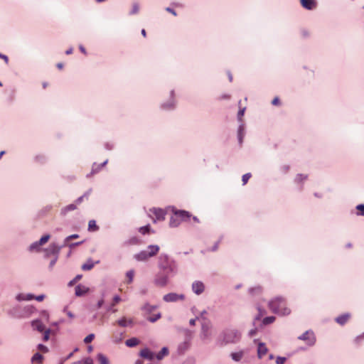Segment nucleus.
Wrapping results in <instances>:
<instances>
[{
  "label": "nucleus",
  "mask_w": 364,
  "mask_h": 364,
  "mask_svg": "<svg viewBox=\"0 0 364 364\" xmlns=\"http://www.w3.org/2000/svg\"><path fill=\"white\" fill-rule=\"evenodd\" d=\"M271 311L281 316L289 315L291 313L289 308L287 306L286 301L282 297H277L269 303Z\"/></svg>",
  "instance_id": "1"
},
{
  "label": "nucleus",
  "mask_w": 364,
  "mask_h": 364,
  "mask_svg": "<svg viewBox=\"0 0 364 364\" xmlns=\"http://www.w3.org/2000/svg\"><path fill=\"white\" fill-rule=\"evenodd\" d=\"M158 245H149L146 250H142L140 252L134 255V257L137 261L144 262L147 261L150 257L156 255L159 251Z\"/></svg>",
  "instance_id": "2"
},
{
  "label": "nucleus",
  "mask_w": 364,
  "mask_h": 364,
  "mask_svg": "<svg viewBox=\"0 0 364 364\" xmlns=\"http://www.w3.org/2000/svg\"><path fill=\"white\" fill-rule=\"evenodd\" d=\"M223 338L221 344L235 343L240 340V333L236 330L228 329L224 331Z\"/></svg>",
  "instance_id": "3"
},
{
  "label": "nucleus",
  "mask_w": 364,
  "mask_h": 364,
  "mask_svg": "<svg viewBox=\"0 0 364 364\" xmlns=\"http://www.w3.org/2000/svg\"><path fill=\"white\" fill-rule=\"evenodd\" d=\"M159 267L164 273L168 274L173 270V262L166 255H161L159 258Z\"/></svg>",
  "instance_id": "4"
},
{
  "label": "nucleus",
  "mask_w": 364,
  "mask_h": 364,
  "mask_svg": "<svg viewBox=\"0 0 364 364\" xmlns=\"http://www.w3.org/2000/svg\"><path fill=\"white\" fill-rule=\"evenodd\" d=\"M149 215L153 218L154 222L161 221L165 219L166 211L161 208H153L149 210Z\"/></svg>",
  "instance_id": "5"
},
{
  "label": "nucleus",
  "mask_w": 364,
  "mask_h": 364,
  "mask_svg": "<svg viewBox=\"0 0 364 364\" xmlns=\"http://www.w3.org/2000/svg\"><path fill=\"white\" fill-rule=\"evenodd\" d=\"M299 339L304 341L308 346H313L316 342V338L313 331H307L299 337Z\"/></svg>",
  "instance_id": "6"
},
{
  "label": "nucleus",
  "mask_w": 364,
  "mask_h": 364,
  "mask_svg": "<svg viewBox=\"0 0 364 364\" xmlns=\"http://www.w3.org/2000/svg\"><path fill=\"white\" fill-rule=\"evenodd\" d=\"M163 299L166 302H175L178 300H183L185 299V296L183 294L169 293L164 295Z\"/></svg>",
  "instance_id": "7"
},
{
  "label": "nucleus",
  "mask_w": 364,
  "mask_h": 364,
  "mask_svg": "<svg viewBox=\"0 0 364 364\" xmlns=\"http://www.w3.org/2000/svg\"><path fill=\"white\" fill-rule=\"evenodd\" d=\"M168 282V274L163 273L156 275L154 283L159 287H164L166 285Z\"/></svg>",
  "instance_id": "8"
},
{
  "label": "nucleus",
  "mask_w": 364,
  "mask_h": 364,
  "mask_svg": "<svg viewBox=\"0 0 364 364\" xmlns=\"http://www.w3.org/2000/svg\"><path fill=\"white\" fill-rule=\"evenodd\" d=\"M211 334V325L210 322H205L202 324L201 338L205 340L210 337Z\"/></svg>",
  "instance_id": "9"
},
{
  "label": "nucleus",
  "mask_w": 364,
  "mask_h": 364,
  "mask_svg": "<svg viewBox=\"0 0 364 364\" xmlns=\"http://www.w3.org/2000/svg\"><path fill=\"white\" fill-rule=\"evenodd\" d=\"M192 290L198 295L201 294L205 290V285L202 282L196 281L192 284Z\"/></svg>",
  "instance_id": "10"
},
{
  "label": "nucleus",
  "mask_w": 364,
  "mask_h": 364,
  "mask_svg": "<svg viewBox=\"0 0 364 364\" xmlns=\"http://www.w3.org/2000/svg\"><path fill=\"white\" fill-rule=\"evenodd\" d=\"M301 6L308 9L312 10L316 7V1L315 0H300Z\"/></svg>",
  "instance_id": "11"
},
{
  "label": "nucleus",
  "mask_w": 364,
  "mask_h": 364,
  "mask_svg": "<svg viewBox=\"0 0 364 364\" xmlns=\"http://www.w3.org/2000/svg\"><path fill=\"white\" fill-rule=\"evenodd\" d=\"M175 217L178 218L181 221L186 220L191 217L188 212L185 210H177L174 213Z\"/></svg>",
  "instance_id": "12"
},
{
  "label": "nucleus",
  "mask_w": 364,
  "mask_h": 364,
  "mask_svg": "<svg viewBox=\"0 0 364 364\" xmlns=\"http://www.w3.org/2000/svg\"><path fill=\"white\" fill-rule=\"evenodd\" d=\"M75 295L77 296H81L87 294L89 291V288L83 285H77L75 287Z\"/></svg>",
  "instance_id": "13"
},
{
  "label": "nucleus",
  "mask_w": 364,
  "mask_h": 364,
  "mask_svg": "<svg viewBox=\"0 0 364 364\" xmlns=\"http://www.w3.org/2000/svg\"><path fill=\"white\" fill-rule=\"evenodd\" d=\"M31 326L34 330H37L39 332H43L46 330L45 326L40 320L33 321L31 323Z\"/></svg>",
  "instance_id": "14"
},
{
  "label": "nucleus",
  "mask_w": 364,
  "mask_h": 364,
  "mask_svg": "<svg viewBox=\"0 0 364 364\" xmlns=\"http://www.w3.org/2000/svg\"><path fill=\"white\" fill-rule=\"evenodd\" d=\"M140 355L150 360H153L154 357V353L151 351H150L148 348L142 349L140 352Z\"/></svg>",
  "instance_id": "15"
},
{
  "label": "nucleus",
  "mask_w": 364,
  "mask_h": 364,
  "mask_svg": "<svg viewBox=\"0 0 364 364\" xmlns=\"http://www.w3.org/2000/svg\"><path fill=\"white\" fill-rule=\"evenodd\" d=\"M267 348L266 347V346L262 343H259L258 348H257L258 357L259 358H261L264 355H265L267 354Z\"/></svg>",
  "instance_id": "16"
},
{
  "label": "nucleus",
  "mask_w": 364,
  "mask_h": 364,
  "mask_svg": "<svg viewBox=\"0 0 364 364\" xmlns=\"http://www.w3.org/2000/svg\"><path fill=\"white\" fill-rule=\"evenodd\" d=\"M49 238H50V235H46L43 236L40 239L38 242H36V243H34V244L31 245V247H30V249L33 250V249L36 248L37 246L44 245L45 243H46L48 241Z\"/></svg>",
  "instance_id": "17"
},
{
  "label": "nucleus",
  "mask_w": 364,
  "mask_h": 364,
  "mask_svg": "<svg viewBox=\"0 0 364 364\" xmlns=\"http://www.w3.org/2000/svg\"><path fill=\"white\" fill-rule=\"evenodd\" d=\"M350 315L349 314H345L338 316L336 318V321L340 325H344L350 318Z\"/></svg>",
  "instance_id": "18"
},
{
  "label": "nucleus",
  "mask_w": 364,
  "mask_h": 364,
  "mask_svg": "<svg viewBox=\"0 0 364 364\" xmlns=\"http://www.w3.org/2000/svg\"><path fill=\"white\" fill-rule=\"evenodd\" d=\"M117 323L122 327L132 325L133 322L132 319H127L126 317H123L117 321Z\"/></svg>",
  "instance_id": "19"
},
{
  "label": "nucleus",
  "mask_w": 364,
  "mask_h": 364,
  "mask_svg": "<svg viewBox=\"0 0 364 364\" xmlns=\"http://www.w3.org/2000/svg\"><path fill=\"white\" fill-rule=\"evenodd\" d=\"M43 360V356L40 354L39 353H35L32 358H31V363L33 364H41Z\"/></svg>",
  "instance_id": "20"
},
{
  "label": "nucleus",
  "mask_w": 364,
  "mask_h": 364,
  "mask_svg": "<svg viewBox=\"0 0 364 364\" xmlns=\"http://www.w3.org/2000/svg\"><path fill=\"white\" fill-rule=\"evenodd\" d=\"M125 343L128 347H134L139 343V341L136 338H132L127 340Z\"/></svg>",
  "instance_id": "21"
},
{
  "label": "nucleus",
  "mask_w": 364,
  "mask_h": 364,
  "mask_svg": "<svg viewBox=\"0 0 364 364\" xmlns=\"http://www.w3.org/2000/svg\"><path fill=\"white\" fill-rule=\"evenodd\" d=\"M99 230V227L96 224L95 220H91L88 223V230L90 232H95Z\"/></svg>",
  "instance_id": "22"
},
{
  "label": "nucleus",
  "mask_w": 364,
  "mask_h": 364,
  "mask_svg": "<svg viewBox=\"0 0 364 364\" xmlns=\"http://www.w3.org/2000/svg\"><path fill=\"white\" fill-rule=\"evenodd\" d=\"M249 292L251 295H259L262 292V288L260 286H257L250 289Z\"/></svg>",
  "instance_id": "23"
},
{
  "label": "nucleus",
  "mask_w": 364,
  "mask_h": 364,
  "mask_svg": "<svg viewBox=\"0 0 364 364\" xmlns=\"http://www.w3.org/2000/svg\"><path fill=\"white\" fill-rule=\"evenodd\" d=\"M94 263L92 261L89 260L86 263L83 264L81 268L84 271H88L91 270L94 267Z\"/></svg>",
  "instance_id": "24"
},
{
  "label": "nucleus",
  "mask_w": 364,
  "mask_h": 364,
  "mask_svg": "<svg viewBox=\"0 0 364 364\" xmlns=\"http://www.w3.org/2000/svg\"><path fill=\"white\" fill-rule=\"evenodd\" d=\"M34 297L33 295L31 294H27V295H24L23 294H19L18 295H17L16 296V299L18 300V301H23V300H31V299H33Z\"/></svg>",
  "instance_id": "25"
},
{
  "label": "nucleus",
  "mask_w": 364,
  "mask_h": 364,
  "mask_svg": "<svg viewBox=\"0 0 364 364\" xmlns=\"http://www.w3.org/2000/svg\"><path fill=\"white\" fill-rule=\"evenodd\" d=\"M243 356L242 352H237V353H231V358L235 361H240Z\"/></svg>",
  "instance_id": "26"
},
{
  "label": "nucleus",
  "mask_w": 364,
  "mask_h": 364,
  "mask_svg": "<svg viewBox=\"0 0 364 364\" xmlns=\"http://www.w3.org/2000/svg\"><path fill=\"white\" fill-rule=\"evenodd\" d=\"M97 359L100 364H109L108 359L102 354H99L97 355Z\"/></svg>",
  "instance_id": "27"
},
{
  "label": "nucleus",
  "mask_w": 364,
  "mask_h": 364,
  "mask_svg": "<svg viewBox=\"0 0 364 364\" xmlns=\"http://www.w3.org/2000/svg\"><path fill=\"white\" fill-rule=\"evenodd\" d=\"M126 277L127 278V283H132L134 277V271L129 270L127 272Z\"/></svg>",
  "instance_id": "28"
},
{
  "label": "nucleus",
  "mask_w": 364,
  "mask_h": 364,
  "mask_svg": "<svg viewBox=\"0 0 364 364\" xmlns=\"http://www.w3.org/2000/svg\"><path fill=\"white\" fill-rule=\"evenodd\" d=\"M181 223V220L176 217H172L170 220V225L171 227H177Z\"/></svg>",
  "instance_id": "29"
},
{
  "label": "nucleus",
  "mask_w": 364,
  "mask_h": 364,
  "mask_svg": "<svg viewBox=\"0 0 364 364\" xmlns=\"http://www.w3.org/2000/svg\"><path fill=\"white\" fill-rule=\"evenodd\" d=\"M245 132H244V127L242 126H240L238 129V139L240 144L242 142V138L244 136Z\"/></svg>",
  "instance_id": "30"
},
{
  "label": "nucleus",
  "mask_w": 364,
  "mask_h": 364,
  "mask_svg": "<svg viewBox=\"0 0 364 364\" xmlns=\"http://www.w3.org/2000/svg\"><path fill=\"white\" fill-rule=\"evenodd\" d=\"M168 354V349L163 348L157 354L156 358L158 360H161L165 355Z\"/></svg>",
  "instance_id": "31"
},
{
  "label": "nucleus",
  "mask_w": 364,
  "mask_h": 364,
  "mask_svg": "<svg viewBox=\"0 0 364 364\" xmlns=\"http://www.w3.org/2000/svg\"><path fill=\"white\" fill-rule=\"evenodd\" d=\"M50 252L53 254H57L60 252V247L55 244H51L50 245Z\"/></svg>",
  "instance_id": "32"
},
{
  "label": "nucleus",
  "mask_w": 364,
  "mask_h": 364,
  "mask_svg": "<svg viewBox=\"0 0 364 364\" xmlns=\"http://www.w3.org/2000/svg\"><path fill=\"white\" fill-rule=\"evenodd\" d=\"M274 321H275L274 316H268V317H265L263 319V323L265 325H267V324H270V323H273Z\"/></svg>",
  "instance_id": "33"
},
{
  "label": "nucleus",
  "mask_w": 364,
  "mask_h": 364,
  "mask_svg": "<svg viewBox=\"0 0 364 364\" xmlns=\"http://www.w3.org/2000/svg\"><path fill=\"white\" fill-rule=\"evenodd\" d=\"M356 209L358 211L357 213L358 215H362L364 216V205L360 204L356 206Z\"/></svg>",
  "instance_id": "34"
},
{
  "label": "nucleus",
  "mask_w": 364,
  "mask_h": 364,
  "mask_svg": "<svg viewBox=\"0 0 364 364\" xmlns=\"http://www.w3.org/2000/svg\"><path fill=\"white\" fill-rule=\"evenodd\" d=\"M139 232L145 235L146 233H149L150 231V226L149 225L141 227L139 230Z\"/></svg>",
  "instance_id": "35"
},
{
  "label": "nucleus",
  "mask_w": 364,
  "mask_h": 364,
  "mask_svg": "<svg viewBox=\"0 0 364 364\" xmlns=\"http://www.w3.org/2000/svg\"><path fill=\"white\" fill-rule=\"evenodd\" d=\"M160 318H161V314H160V313H159V314H156V315H153V316H149V317L148 318V320H149V321H151V322L154 323V322L156 321L158 319H159Z\"/></svg>",
  "instance_id": "36"
},
{
  "label": "nucleus",
  "mask_w": 364,
  "mask_h": 364,
  "mask_svg": "<svg viewBox=\"0 0 364 364\" xmlns=\"http://www.w3.org/2000/svg\"><path fill=\"white\" fill-rule=\"evenodd\" d=\"M95 335L93 333H90L85 338L84 342L85 343H91L93 341Z\"/></svg>",
  "instance_id": "37"
},
{
  "label": "nucleus",
  "mask_w": 364,
  "mask_h": 364,
  "mask_svg": "<svg viewBox=\"0 0 364 364\" xmlns=\"http://www.w3.org/2000/svg\"><path fill=\"white\" fill-rule=\"evenodd\" d=\"M250 177H251V173H245L242 176V181L243 185H245L247 183V181L250 178Z\"/></svg>",
  "instance_id": "38"
},
{
  "label": "nucleus",
  "mask_w": 364,
  "mask_h": 364,
  "mask_svg": "<svg viewBox=\"0 0 364 364\" xmlns=\"http://www.w3.org/2000/svg\"><path fill=\"white\" fill-rule=\"evenodd\" d=\"M122 333H120L119 336H113V341L116 343H119L122 340Z\"/></svg>",
  "instance_id": "39"
},
{
  "label": "nucleus",
  "mask_w": 364,
  "mask_h": 364,
  "mask_svg": "<svg viewBox=\"0 0 364 364\" xmlns=\"http://www.w3.org/2000/svg\"><path fill=\"white\" fill-rule=\"evenodd\" d=\"M50 329H46L44 331V334H43V340L44 341H48V339L50 338Z\"/></svg>",
  "instance_id": "40"
},
{
  "label": "nucleus",
  "mask_w": 364,
  "mask_h": 364,
  "mask_svg": "<svg viewBox=\"0 0 364 364\" xmlns=\"http://www.w3.org/2000/svg\"><path fill=\"white\" fill-rule=\"evenodd\" d=\"M139 10V6L138 4L135 3L133 4L132 11L131 14H137Z\"/></svg>",
  "instance_id": "41"
},
{
  "label": "nucleus",
  "mask_w": 364,
  "mask_h": 364,
  "mask_svg": "<svg viewBox=\"0 0 364 364\" xmlns=\"http://www.w3.org/2000/svg\"><path fill=\"white\" fill-rule=\"evenodd\" d=\"M306 178H307V176H304V175H303V174H298V175L296 176V181L297 182H301V181H303L306 180Z\"/></svg>",
  "instance_id": "42"
},
{
  "label": "nucleus",
  "mask_w": 364,
  "mask_h": 364,
  "mask_svg": "<svg viewBox=\"0 0 364 364\" xmlns=\"http://www.w3.org/2000/svg\"><path fill=\"white\" fill-rule=\"evenodd\" d=\"M38 349L43 353H47L48 351V348L43 344H39L38 346Z\"/></svg>",
  "instance_id": "43"
},
{
  "label": "nucleus",
  "mask_w": 364,
  "mask_h": 364,
  "mask_svg": "<svg viewBox=\"0 0 364 364\" xmlns=\"http://www.w3.org/2000/svg\"><path fill=\"white\" fill-rule=\"evenodd\" d=\"M286 358L284 357H277V359H276V363L277 364H284L286 361Z\"/></svg>",
  "instance_id": "44"
},
{
  "label": "nucleus",
  "mask_w": 364,
  "mask_h": 364,
  "mask_svg": "<svg viewBox=\"0 0 364 364\" xmlns=\"http://www.w3.org/2000/svg\"><path fill=\"white\" fill-rule=\"evenodd\" d=\"M76 209V204H70L66 206L64 209L65 211H70Z\"/></svg>",
  "instance_id": "45"
},
{
  "label": "nucleus",
  "mask_w": 364,
  "mask_h": 364,
  "mask_svg": "<svg viewBox=\"0 0 364 364\" xmlns=\"http://www.w3.org/2000/svg\"><path fill=\"white\" fill-rule=\"evenodd\" d=\"M120 301H121V298L119 296H115L113 298V301H112V306H114V305L118 304Z\"/></svg>",
  "instance_id": "46"
},
{
  "label": "nucleus",
  "mask_w": 364,
  "mask_h": 364,
  "mask_svg": "<svg viewBox=\"0 0 364 364\" xmlns=\"http://www.w3.org/2000/svg\"><path fill=\"white\" fill-rule=\"evenodd\" d=\"M245 111V107L240 109L238 112L237 117L240 120H241L242 116L244 115Z\"/></svg>",
  "instance_id": "47"
},
{
  "label": "nucleus",
  "mask_w": 364,
  "mask_h": 364,
  "mask_svg": "<svg viewBox=\"0 0 364 364\" xmlns=\"http://www.w3.org/2000/svg\"><path fill=\"white\" fill-rule=\"evenodd\" d=\"M78 237H79V235L77 234L71 235L68 236V237H66L65 242H67L72 239H77Z\"/></svg>",
  "instance_id": "48"
},
{
  "label": "nucleus",
  "mask_w": 364,
  "mask_h": 364,
  "mask_svg": "<svg viewBox=\"0 0 364 364\" xmlns=\"http://www.w3.org/2000/svg\"><path fill=\"white\" fill-rule=\"evenodd\" d=\"M64 311L66 313V314L68 315V316L69 318H74V316H75L74 314L70 311H69L68 308H65Z\"/></svg>",
  "instance_id": "49"
},
{
  "label": "nucleus",
  "mask_w": 364,
  "mask_h": 364,
  "mask_svg": "<svg viewBox=\"0 0 364 364\" xmlns=\"http://www.w3.org/2000/svg\"><path fill=\"white\" fill-rule=\"evenodd\" d=\"M155 309V306H150L149 304L144 306V309L149 312H151Z\"/></svg>",
  "instance_id": "50"
},
{
  "label": "nucleus",
  "mask_w": 364,
  "mask_h": 364,
  "mask_svg": "<svg viewBox=\"0 0 364 364\" xmlns=\"http://www.w3.org/2000/svg\"><path fill=\"white\" fill-rule=\"evenodd\" d=\"M272 104L273 105H279L280 104V100H279V97H274L272 102Z\"/></svg>",
  "instance_id": "51"
},
{
  "label": "nucleus",
  "mask_w": 364,
  "mask_h": 364,
  "mask_svg": "<svg viewBox=\"0 0 364 364\" xmlns=\"http://www.w3.org/2000/svg\"><path fill=\"white\" fill-rule=\"evenodd\" d=\"M166 11L171 13V14H173L175 16H177L176 12L173 9H172L169 7L166 8Z\"/></svg>",
  "instance_id": "52"
},
{
  "label": "nucleus",
  "mask_w": 364,
  "mask_h": 364,
  "mask_svg": "<svg viewBox=\"0 0 364 364\" xmlns=\"http://www.w3.org/2000/svg\"><path fill=\"white\" fill-rule=\"evenodd\" d=\"M0 58L3 59L5 61V63L6 64H8L9 58H8V57L6 55H4L2 53H0Z\"/></svg>",
  "instance_id": "53"
},
{
  "label": "nucleus",
  "mask_w": 364,
  "mask_h": 364,
  "mask_svg": "<svg viewBox=\"0 0 364 364\" xmlns=\"http://www.w3.org/2000/svg\"><path fill=\"white\" fill-rule=\"evenodd\" d=\"M85 197L87 198L86 195L82 196L80 198H78L75 201L76 204H80L83 200Z\"/></svg>",
  "instance_id": "54"
},
{
  "label": "nucleus",
  "mask_w": 364,
  "mask_h": 364,
  "mask_svg": "<svg viewBox=\"0 0 364 364\" xmlns=\"http://www.w3.org/2000/svg\"><path fill=\"white\" fill-rule=\"evenodd\" d=\"M83 364H93V360L91 358H87L83 361Z\"/></svg>",
  "instance_id": "55"
},
{
  "label": "nucleus",
  "mask_w": 364,
  "mask_h": 364,
  "mask_svg": "<svg viewBox=\"0 0 364 364\" xmlns=\"http://www.w3.org/2000/svg\"><path fill=\"white\" fill-rule=\"evenodd\" d=\"M104 304V300L103 299H101L98 302H97V309H100L102 307V306Z\"/></svg>",
  "instance_id": "56"
},
{
  "label": "nucleus",
  "mask_w": 364,
  "mask_h": 364,
  "mask_svg": "<svg viewBox=\"0 0 364 364\" xmlns=\"http://www.w3.org/2000/svg\"><path fill=\"white\" fill-rule=\"evenodd\" d=\"M44 295H39L36 297V299L38 301H42L44 299Z\"/></svg>",
  "instance_id": "57"
},
{
  "label": "nucleus",
  "mask_w": 364,
  "mask_h": 364,
  "mask_svg": "<svg viewBox=\"0 0 364 364\" xmlns=\"http://www.w3.org/2000/svg\"><path fill=\"white\" fill-rule=\"evenodd\" d=\"M196 321V318H192L190 320L189 323L191 326H195Z\"/></svg>",
  "instance_id": "58"
},
{
  "label": "nucleus",
  "mask_w": 364,
  "mask_h": 364,
  "mask_svg": "<svg viewBox=\"0 0 364 364\" xmlns=\"http://www.w3.org/2000/svg\"><path fill=\"white\" fill-rule=\"evenodd\" d=\"M81 278H82V275L78 274V275H77V276H76L73 279H74L76 282H78Z\"/></svg>",
  "instance_id": "59"
},
{
  "label": "nucleus",
  "mask_w": 364,
  "mask_h": 364,
  "mask_svg": "<svg viewBox=\"0 0 364 364\" xmlns=\"http://www.w3.org/2000/svg\"><path fill=\"white\" fill-rule=\"evenodd\" d=\"M75 283H77L74 279L71 280L69 283H68V286L71 287V286H73Z\"/></svg>",
  "instance_id": "60"
},
{
  "label": "nucleus",
  "mask_w": 364,
  "mask_h": 364,
  "mask_svg": "<svg viewBox=\"0 0 364 364\" xmlns=\"http://www.w3.org/2000/svg\"><path fill=\"white\" fill-rule=\"evenodd\" d=\"M80 50H81L82 53H83L84 54H86V51H85V49L83 46H80Z\"/></svg>",
  "instance_id": "61"
},
{
  "label": "nucleus",
  "mask_w": 364,
  "mask_h": 364,
  "mask_svg": "<svg viewBox=\"0 0 364 364\" xmlns=\"http://www.w3.org/2000/svg\"><path fill=\"white\" fill-rule=\"evenodd\" d=\"M72 53H73V49H72V48H70V49H68V50H67L65 51V53H66L67 55H70V54H71Z\"/></svg>",
  "instance_id": "62"
},
{
  "label": "nucleus",
  "mask_w": 364,
  "mask_h": 364,
  "mask_svg": "<svg viewBox=\"0 0 364 364\" xmlns=\"http://www.w3.org/2000/svg\"><path fill=\"white\" fill-rule=\"evenodd\" d=\"M63 63H58V64H57V68H58V69H62V68H63Z\"/></svg>",
  "instance_id": "63"
},
{
  "label": "nucleus",
  "mask_w": 364,
  "mask_h": 364,
  "mask_svg": "<svg viewBox=\"0 0 364 364\" xmlns=\"http://www.w3.org/2000/svg\"><path fill=\"white\" fill-rule=\"evenodd\" d=\"M131 243H132V244H136V243H137V239H136V238H133V239H132V240H131Z\"/></svg>",
  "instance_id": "64"
}]
</instances>
